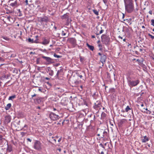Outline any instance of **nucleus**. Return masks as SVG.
I'll use <instances>...</instances> for the list:
<instances>
[{
    "instance_id": "obj_59",
    "label": "nucleus",
    "mask_w": 154,
    "mask_h": 154,
    "mask_svg": "<svg viewBox=\"0 0 154 154\" xmlns=\"http://www.w3.org/2000/svg\"><path fill=\"white\" fill-rule=\"evenodd\" d=\"M45 79L47 80H50V79L48 77H45Z\"/></svg>"
},
{
    "instance_id": "obj_15",
    "label": "nucleus",
    "mask_w": 154,
    "mask_h": 154,
    "mask_svg": "<svg viewBox=\"0 0 154 154\" xmlns=\"http://www.w3.org/2000/svg\"><path fill=\"white\" fill-rule=\"evenodd\" d=\"M50 42V40L48 39H46L45 38L42 41V44L45 45H46L48 44Z\"/></svg>"
},
{
    "instance_id": "obj_24",
    "label": "nucleus",
    "mask_w": 154,
    "mask_h": 154,
    "mask_svg": "<svg viewBox=\"0 0 154 154\" xmlns=\"http://www.w3.org/2000/svg\"><path fill=\"white\" fill-rule=\"evenodd\" d=\"M11 106V104L10 103H9L5 107V109L6 110H8L10 108Z\"/></svg>"
},
{
    "instance_id": "obj_44",
    "label": "nucleus",
    "mask_w": 154,
    "mask_h": 154,
    "mask_svg": "<svg viewBox=\"0 0 154 154\" xmlns=\"http://www.w3.org/2000/svg\"><path fill=\"white\" fill-rule=\"evenodd\" d=\"M13 72L14 73H15L16 74H17L18 73V71L17 69H15L13 71Z\"/></svg>"
},
{
    "instance_id": "obj_23",
    "label": "nucleus",
    "mask_w": 154,
    "mask_h": 154,
    "mask_svg": "<svg viewBox=\"0 0 154 154\" xmlns=\"http://www.w3.org/2000/svg\"><path fill=\"white\" fill-rule=\"evenodd\" d=\"M87 45L90 50L92 51H93L94 47L93 46L90 45L88 43H87Z\"/></svg>"
},
{
    "instance_id": "obj_53",
    "label": "nucleus",
    "mask_w": 154,
    "mask_h": 154,
    "mask_svg": "<svg viewBox=\"0 0 154 154\" xmlns=\"http://www.w3.org/2000/svg\"><path fill=\"white\" fill-rule=\"evenodd\" d=\"M37 96V94H34L33 95H32L31 96L32 97V98L35 97V96Z\"/></svg>"
},
{
    "instance_id": "obj_40",
    "label": "nucleus",
    "mask_w": 154,
    "mask_h": 154,
    "mask_svg": "<svg viewBox=\"0 0 154 154\" xmlns=\"http://www.w3.org/2000/svg\"><path fill=\"white\" fill-rule=\"evenodd\" d=\"M95 115H94L93 119L91 120L90 121V122L91 123H92L93 122V121L95 120Z\"/></svg>"
},
{
    "instance_id": "obj_6",
    "label": "nucleus",
    "mask_w": 154,
    "mask_h": 154,
    "mask_svg": "<svg viewBox=\"0 0 154 154\" xmlns=\"http://www.w3.org/2000/svg\"><path fill=\"white\" fill-rule=\"evenodd\" d=\"M49 117L53 121L57 120L59 118V117L58 115L52 112L50 113Z\"/></svg>"
},
{
    "instance_id": "obj_49",
    "label": "nucleus",
    "mask_w": 154,
    "mask_h": 154,
    "mask_svg": "<svg viewBox=\"0 0 154 154\" xmlns=\"http://www.w3.org/2000/svg\"><path fill=\"white\" fill-rule=\"evenodd\" d=\"M101 147H103V148H105V147H104L103 146V145L102 144V143H100V145H99Z\"/></svg>"
},
{
    "instance_id": "obj_29",
    "label": "nucleus",
    "mask_w": 154,
    "mask_h": 154,
    "mask_svg": "<svg viewBox=\"0 0 154 154\" xmlns=\"http://www.w3.org/2000/svg\"><path fill=\"white\" fill-rule=\"evenodd\" d=\"M17 10L18 11V14H19L18 16L19 17H21L22 16V13L21 11H20V9H17Z\"/></svg>"
},
{
    "instance_id": "obj_58",
    "label": "nucleus",
    "mask_w": 154,
    "mask_h": 154,
    "mask_svg": "<svg viewBox=\"0 0 154 154\" xmlns=\"http://www.w3.org/2000/svg\"><path fill=\"white\" fill-rule=\"evenodd\" d=\"M20 130L21 131L23 130V131H25L26 130L23 128H22V129H21Z\"/></svg>"
},
{
    "instance_id": "obj_22",
    "label": "nucleus",
    "mask_w": 154,
    "mask_h": 154,
    "mask_svg": "<svg viewBox=\"0 0 154 154\" xmlns=\"http://www.w3.org/2000/svg\"><path fill=\"white\" fill-rule=\"evenodd\" d=\"M61 18L62 19H69V17L68 15L67 14H66L62 16Z\"/></svg>"
},
{
    "instance_id": "obj_63",
    "label": "nucleus",
    "mask_w": 154,
    "mask_h": 154,
    "mask_svg": "<svg viewBox=\"0 0 154 154\" xmlns=\"http://www.w3.org/2000/svg\"><path fill=\"white\" fill-rule=\"evenodd\" d=\"M57 150L59 151V152H60L61 151V149L60 148H58L57 149Z\"/></svg>"
},
{
    "instance_id": "obj_41",
    "label": "nucleus",
    "mask_w": 154,
    "mask_h": 154,
    "mask_svg": "<svg viewBox=\"0 0 154 154\" xmlns=\"http://www.w3.org/2000/svg\"><path fill=\"white\" fill-rule=\"evenodd\" d=\"M26 133L23 132H20V134L22 136V137H23L25 134H26Z\"/></svg>"
},
{
    "instance_id": "obj_39",
    "label": "nucleus",
    "mask_w": 154,
    "mask_h": 154,
    "mask_svg": "<svg viewBox=\"0 0 154 154\" xmlns=\"http://www.w3.org/2000/svg\"><path fill=\"white\" fill-rule=\"evenodd\" d=\"M4 140V139L3 138V136L1 135H0V141H2Z\"/></svg>"
},
{
    "instance_id": "obj_57",
    "label": "nucleus",
    "mask_w": 154,
    "mask_h": 154,
    "mask_svg": "<svg viewBox=\"0 0 154 154\" xmlns=\"http://www.w3.org/2000/svg\"><path fill=\"white\" fill-rule=\"evenodd\" d=\"M28 128L27 126L26 125H25L23 127V128Z\"/></svg>"
},
{
    "instance_id": "obj_51",
    "label": "nucleus",
    "mask_w": 154,
    "mask_h": 154,
    "mask_svg": "<svg viewBox=\"0 0 154 154\" xmlns=\"http://www.w3.org/2000/svg\"><path fill=\"white\" fill-rule=\"evenodd\" d=\"M29 54H35V52H32V51H31L30 53H29Z\"/></svg>"
},
{
    "instance_id": "obj_37",
    "label": "nucleus",
    "mask_w": 154,
    "mask_h": 154,
    "mask_svg": "<svg viewBox=\"0 0 154 154\" xmlns=\"http://www.w3.org/2000/svg\"><path fill=\"white\" fill-rule=\"evenodd\" d=\"M103 30L101 29L100 30V31L99 33H96V35H99V34H101L102 33H103Z\"/></svg>"
},
{
    "instance_id": "obj_2",
    "label": "nucleus",
    "mask_w": 154,
    "mask_h": 154,
    "mask_svg": "<svg viewBox=\"0 0 154 154\" xmlns=\"http://www.w3.org/2000/svg\"><path fill=\"white\" fill-rule=\"evenodd\" d=\"M125 11L130 13L134 11V6L133 0H124Z\"/></svg>"
},
{
    "instance_id": "obj_33",
    "label": "nucleus",
    "mask_w": 154,
    "mask_h": 154,
    "mask_svg": "<svg viewBox=\"0 0 154 154\" xmlns=\"http://www.w3.org/2000/svg\"><path fill=\"white\" fill-rule=\"evenodd\" d=\"M105 5L107 6L108 5V0H102Z\"/></svg>"
},
{
    "instance_id": "obj_18",
    "label": "nucleus",
    "mask_w": 154,
    "mask_h": 154,
    "mask_svg": "<svg viewBox=\"0 0 154 154\" xmlns=\"http://www.w3.org/2000/svg\"><path fill=\"white\" fill-rule=\"evenodd\" d=\"M63 71V69H60L59 70H58L57 71V74L55 76V78L59 79V73H60V72H62Z\"/></svg>"
},
{
    "instance_id": "obj_47",
    "label": "nucleus",
    "mask_w": 154,
    "mask_h": 154,
    "mask_svg": "<svg viewBox=\"0 0 154 154\" xmlns=\"http://www.w3.org/2000/svg\"><path fill=\"white\" fill-rule=\"evenodd\" d=\"M66 35V33L64 32L63 31H62V36H65Z\"/></svg>"
},
{
    "instance_id": "obj_64",
    "label": "nucleus",
    "mask_w": 154,
    "mask_h": 154,
    "mask_svg": "<svg viewBox=\"0 0 154 154\" xmlns=\"http://www.w3.org/2000/svg\"><path fill=\"white\" fill-rule=\"evenodd\" d=\"M3 38H4V39H6V40H8V38L7 37H4Z\"/></svg>"
},
{
    "instance_id": "obj_20",
    "label": "nucleus",
    "mask_w": 154,
    "mask_h": 154,
    "mask_svg": "<svg viewBox=\"0 0 154 154\" xmlns=\"http://www.w3.org/2000/svg\"><path fill=\"white\" fill-rule=\"evenodd\" d=\"M12 147L11 145L8 146V148L7 149V151L8 152H11L12 150Z\"/></svg>"
},
{
    "instance_id": "obj_46",
    "label": "nucleus",
    "mask_w": 154,
    "mask_h": 154,
    "mask_svg": "<svg viewBox=\"0 0 154 154\" xmlns=\"http://www.w3.org/2000/svg\"><path fill=\"white\" fill-rule=\"evenodd\" d=\"M10 75L8 74H7V75H6V79H8V78H9V77H10Z\"/></svg>"
},
{
    "instance_id": "obj_31",
    "label": "nucleus",
    "mask_w": 154,
    "mask_h": 154,
    "mask_svg": "<svg viewBox=\"0 0 154 154\" xmlns=\"http://www.w3.org/2000/svg\"><path fill=\"white\" fill-rule=\"evenodd\" d=\"M54 57H57V58H61L62 57V56H60V55H57L55 53H54Z\"/></svg>"
},
{
    "instance_id": "obj_45",
    "label": "nucleus",
    "mask_w": 154,
    "mask_h": 154,
    "mask_svg": "<svg viewBox=\"0 0 154 154\" xmlns=\"http://www.w3.org/2000/svg\"><path fill=\"white\" fill-rule=\"evenodd\" d=\"M97 94L95 93H94V94H93V97L94 98H95L97 96Z\"/></svg>"
},
{
    "instance_id": "obj_35",
    "label": "nucleus",
    "mask_w": 154,
    "mask_h": 154,
    "mask_svg": "<svg viewBox=\"0 0 154 154\" xmlns=\"http://www.w3.org/2000/svg\"><path fill=\"white\" fill-rule=\"evenodd\" d=\"M98 46L99 48V50L101 51L102 49V45L101 44H99L98 45Z\"/></svg>"
},
{
    "instance_id": "obj_34",
    "label": "nucleus",
    "mask_w": 154,
    "mask_h": 154,
    "mask_svg": "<svg viewBox=\"0 0 154 154\" xmlns=\"http://www.w3.org/2000/svg\"><path fill=\"white\" fill-rule=\"evenodd\" d=\"M115 89L112 88L109 89V91L111 93H113L115 92Z\"/></svg>"
},
{
    "instance_id": "obj_38",
    "label": "nucleus",
    "mask_w": 154,
    "mask_h": 154,
    "mask_svg": "<svg viewBox=\"0 0 154 154\" xmlns=\"http://www.w3.org/2000/svg\"><path fill=\"white\" fill-rule=\"evenodd\" d=\"M148 36L150 37L151 38H152V39H154V36L152 35L150 33H148Z\"/></svg>"
},
{
    "instance_id": "obj_50",
    "label": "nucleus",
    "mask_w": 154,
    "mask_h": 154,
    "mask_svg": "<svg viewBox=\"0 0 154 154\" xmlns=\"http://www.w3.org/2000/svg\"><path fill=\"white\" fill-rule=\"evenodd\" d=\"M26 140L28 141H29L30 142H31V141H32V140L31 139H30V138H27L26 139Z\"/></svg>"
},
{
    "instance_id": "obj_62",
    "label": "nucleus",
    "mask_w": 154,
    "mask_h": 154,
    "mask_svg": "<svg viewBox=\"0 0 154 154\" xmlns=\"http://www.w3.org/2000/svg\"><path fill=\"white\" fill-rule=\"evenodd\" d=\"M11 17L10 16H8L7 17V19L9 20H10V18Z\"/></svg>"
},
{
    "instance_id": "obj_10",
    "label": "nucleus",
    "mask_w": 154,
    "mask_h": 154,
    "mask_svg": "<svg viewBox=\"0 0 154 154\" xmlns=\"http://www.w3.org/2000/svg\"><path fill=\"white\" fill-rule=\"evenodd\" d=\"M101 106V103L100 101H97L94 103L93 107L94 109H97L98 107H100Z\"/></svg>"
},
{
    "instance_id": "obj_8",
    "label": "nucleus",
    "mask_w": 154,
    "mask_h": 154,
    "mask_svg": "<svg viewBox=\"0 0 154 154\" xmlns=\"http://www.w3.org/2000/svg\"><path fill=\"white\" fill-rule=\"evenodd\" d=\"M106 56L104 54H103L102 56L100 57V61L102 63V66H103L104 63L106 62Z\"/></svg>"
},
{
    "instance_id": "obj_42",
    "label": "nucleus",
    "mask_w": 154,
    "mask_h": 154,
    "mask_svg": "<svg viewBox=\"0 0 154 154\" xmlns=\"http://www.w3.org/2000/svg\"><path fill=\"white\" fill-rule=\"evenodd\" d=\"M39 50L43 52H46L47 51L45 49H42L40 48L39 49Z\"/></svg>"
},
{
    "instance_id": "obj_21",
    "label": "nucleus",
    "mask_w": 154,
    "mask_h": 154,
    "mask_svg": "<svg viewBox=\"0 0 154 154\" xmlns=\"http://www.w3.org/2000/svg\"><path fill=\"white\" fill-rule=\"evenodd\" d=\"M6 75L4 73H3L0 75V79L2 80H3L6 79Z\"/></svg>"
},
{
    "instance_id": "obj_12",
    "label": "nucleus",
    "mask_w": 154,
    "mask_h": 154,
    "mask_svg": "<svg viewBox=\"0 0 154 154\" xmlns=\"http://www.w3.org/2000/svg\"><path fill=\"white\" fill-rule=\"evenodd\" d=\"M46 71L47 72L49 73V75L51 76H52L53 75L54 72L53 70L51 69V68L50 67H47Z\"/></svg>"
},
{
    "instance_id": "obj_13",
    "label": "nucleus",
    "mask_w": 154,
    "mask_h": 154,
    "mask_svg": "<svg viewBox=\"0 0 154 154\" xmlns=\"http://www.w3.org/2000/svg\"><path fill=\"white\" fill-rule=\"evenodd\" d=\"M42 101V98L40 97H38L36 99H34V102L36 104L40 103Z\"/></svg>"
},
{
    "instance_id": "obj_55",
    "label": "nucleus",
    "mask_w": 154,
    "mask_h": 154,
    "mask_svg": "<svg viewBox=\"0 0 154 154\" xmlns=\"http://www.w3.org/2000/svg\"><path fill=\"white\" fill-rule=\"evenodd\" d=\"M98 54L100 56V57H101V56H102V55H103V54H101V53H98Z\"/></svg>"
},
{
    "instance_id": "obj_61",
    "label": "nucleus",
    "mask_w": 154,
    "mask_h": 154,
    "mask_svg": "<svg viewBox=\"0 0 154 154\" xmlns=\"http://www.w3.org/2000/svg\"><path fill=\"white\" fill-rule=\"evenodd\" d=\"M135 54L137 55H138L139 54V53L137 51H135Z\"/></svg>"
},
{
    "instance_id": "obj_11",
    "label": "nucleus",
    "mask_w": 154,
    "mask_h": 154,
    "mask_svg": "<svg viewBox=\"0 0 154 154\" xmlns=\"http://www.w3.org/2000/svg\"><path fill=\"white\" fill-rule=\"evenodd\" d=\"M40 21L42 22L47 23L49 21V20L48 17L45 16L44 17H40Z\"/></svg>"
},
{
    "instance_id": "obj_60",
    "label": "nucleus",
    "mask_w": 154,
    "mask_h": 154,
    "mask_svg": "<svg viewBox=\"0 0 154 154\" xmlns=\"http://www.w3.org/2000/svg\"><path fill=\"white\" fill-rule=\"evenodd\" d=\"M61 139H61V138H60L58 140V142H60V141H61Z\"/></svg>"
},
{
    "instance_id": "obj_7",
    "label": "nucleus",
    "mask_w": 154,
    "mask_h": 154,
    "mask_svg": "<svg viewBox=\"0 0 154 154\" xmlns=\"http://www.w3.org/2000/svg\"><path fill=\"white\" fill-rule=\"evenodd\" d=\"M69 41L74 47L77 45L76 40L74 38H69Z\"/></svg>"
},
{
    "instance_id": "obj_43",
    "label": "nucleus",
    "mask_w": 154,
    "mask_h": 154,
    "mask_svg": "<svg viewBox=\"0 0 154 154\" xmlns=\"http://www.w3.org/2000/svg\"><path fill=\"white\" fill-rule=\"evenodd\" d=\"M151 24L153 26H154V20L152 19L151 20Z\"/></svg>"
},
{
    "instance_id": "obj_56",
    "label": "nucleus",
    "mask_w": 154,
    "mask_h": 154,
    "mask_svg": "<svg viewBox=\"0 0 154 154\" xmlns=\"http://www.w3.org/2000/svg\"><path fill=\"white\" fill-rule=\"evenodd\" d=\"M134 49L135 48H139V47L137 45L136 46H134Z\"/></svg>"
},
{
    "instance_id": "obj_16",
    "label": "nucleus",
    "mask_w": 154,
    "mask_h": 154,
    "mask_svg": "<svg viewBox=\"0 0 154 154\" xmlns=\"http://www.w3.org/2000/svg\"><path fill=\"white\" fill-rule=\"evenodd\" d=\"M10 5L13 7H17L18 6L17 0L15 1L14 2L11 3Z\"/></svg>"
},
{
    "instance_id": "obj_1",
    "label": "nucleus",
    "mask_w": 154,
    "mask_h": 154,
    "mask_svg": "<svg viewBox=\"0 0 154 154\" xmlns=\"http://www.w3.org/2000/svg\"><path fill=\"white\" fill-rule=\"evenodd\" d=\"M135 79L134 76L131 75H129L127 77V82L129 86L131 87H135L137 86L140 83V81L138 79L135 80L133 79Z\"/></svg>"
},
{
    "instance_id": "obj_9",
    "label": "nucleus",
    "mask_w": 154,
    "mask_h": 154,
    "mask_svg": "<svg viewBox=\"0 0 154 154\" xmlns=\"http://www.w3.org/2000/svg\"><path fill=\"white\" fill-rule=\"evenodd\" d=\"M11 116L8 115L7 116H6L5 117V123L6 124H8L9 123L11 122Z\"/></svg>"
},
{
    "instance_id": "obj_48",
    "label": "nucleus",
    "mask_w": 154,
    "mask_h": 154,
    "mask_svg": "<svg viewBox=\"0 0 154 154\" xmlns=\"http://www.w3.org/2000/svg\"><path fill=\"white\" fill-rule=\"evenodd\" d=\"M151 113V112L149 110H147V112H146V113L147 114H150Z\"/></svg>"
},
{
    "instance_id": "obj_4",
    "label": "nucleus",
    "mask_w": 154,
    "mask_h": 154,
    "mask_svg": "<svg viewBox=\"0 0 154 154\" xmlns=\"http://www.w3.org/2000/svg\"><path fill=\"white\" fill-rule=\"evenodd\" d=\"M33 147L34 149L40 151L42 149V144L39 141L36 140L34 143Z\"/></svg>"
},
{
    "instance_id": "obj_26",
    "label": "nucleus",
    "mask_w": 154,
    "mask_h": 154,
    "mask_svg": "<svg viewBox=\"0 0 154 154\" xmlns=\"http://www.w3.org/2000/svg\"><path fill=\"white\" fill-rule=\"evenodd\" d=\"M106 116V114L104 112H103L101 114V117L102 119H104L105 118Z\"/></svg>"
},
{
    "instance_id": "obj_5",
    "label": "nucleus",
    "mask_w": 154,
    "mask_h": 154,
    "mask_svg": "<svg viewBox=\"0 0 154 154\" xmlns=\"http://www.w3.org/2000/svg\"><path fill=\"white\" fill-rule=\"evenodd\" d=\"M42 58L45 59L46 61V64H50L53 63L54 62L53 61V59L50 57L45 56H42Z\"/></svg>"
},
{
    "instance_id": "obj_25",
    "label": "nucleus",
    "mask_w": 154,
    "mask_h": 154,
    "mask_svg": "<svg viewBox=\"0 0 154 154\" xmlns=\"http://www.w3.org/2000/svg\"><path fill=\"white\" fill-rule=\"evenodd\" d=\"M16 97L15 95H14L13 96H10L8 99L9 100H12L13 99L15 98Z\"/></svg>"
},
{
    "instance_id": "obj_17",
    "label": "nucleus",
    "mask_w": 154,
    "mask_h": 154,
    "mask_svg": "<svg viewBox=\"0 0 154 154\" xmlns=\"http://www.w3.org/2000/svg\"><path fill=\"white\" fill-rule=\"evenodd\" d=\"M101 131H103V135L102 138H106L108 137V133L106 131H103V130L100 129Z\"/></svg>"
},
{
    "instance_id": "obj_32",
    "label": "nucleus",
    "mask_w": 154,
    "mask_h": 154,
    "mask_svg": "<svg viewBox=\"0 0 154 154\" xmlns=\"http://www.w3.org/2000/svg\"><path fill=\"white\" fill-rule=\"evenodd\" d=\"M125 109L126 112H128L129 110L131 109V108L128 106H127Z\"/></svg>"
},
{
    "instance_id": "obj_30",
    "label": "nucleus",
    "mask_w": 154,
    "mask_h": 154,
    "mask_svg": "<svg viewBox=\"0 0 154 154\" xmlns=\"http://www.w3.org/2000/svg\"><path fill=\"white\" fill-rule=\"evenodd\" d=\"M27 40L28 42L31 43H33L34 42L33 39H31L30 38H29L27 39Z\"/></svg>"
},
{
    "instance_id": "obj_36",
    "label": "nucleus",
    "mask_w": 154,
    "mask_h": 154,
    "mask_svg": "<svg viewBox=\"0 0 154 154\" xmlns=\"http://www.w3.org/2000/svg\"><path fill=\"white\" fill-rule=\"evenodd\" d=\"M126 121L125 119H122L120 120V123L121 124H123Z\"/></svg>"
},
{
    "instance_id": "obj_28",
    "label": "nucleus",
    "mask_w": 154,
    "mask_h": 154,
    "mask_svg": "<svg viewBox=\"0 0 154 154\" xmlns=\"http://www.w3.org/2000/svg\"><path fill=\"white\" fill-rule=\"evenodd\" d=\"M79 58L80 62L82 63H83L84 61V57L80 56Z\"/></svg>"
},
{
    "instance_id": "obj_3",
    "label": "nucleus",
    "mask_w": 154,
    "mask_h": 154,
    "mask_svg": "<svg viewBox=\"0 0 154 154\" xmlns=\"http://www.w3.org/2000/svg\"><path fill=\"white\" fill-rule=\"evenodd\" d=\"M101 41L105 45L109 44L110 41V38L109 36L105 34H103L101 36Z\"/></svg>"
},
{
    "instance_id": "obj_27",
    "label": "nucleus",
    "mask_w": 154,
    "mask_h": 154,
    "mask_svg": "<svg viewBox=\"0 0 154 154\" xmlns=\"http://www.w3.org/2000/svg\"><path fill=\"white\" fill-rule=\"evenodd\" d=\"M92 11L97 16L99 15V11H97L96 10L93 9Z\"/></svg>"
},
{
    "instance_id": "obj_14",
    "label": "nucleus",
    "mask_w": 154,
    "mask_h": 154,
    "mask_svg": "<svg viewBox=\"0 0 154 154\" xmlns=\"http://www.w3.org/2000/svg\"><path fill=\"white\" fill-rule=\"evenodd\" d=\"M126 32L128 35H130L131 33L133 32V30L131 27H129L126 29Z\"/></svg>"
},
{
    "instance_id": "obj_54",
    "label": "nucleus",
    "mask_w": 154,
    "mask_h": 154,
    "mask_svg": "<svg viewBox=\"0 0 154 154\" xmlns=\"http://www.w3.org/2000/svg\"><path fill=\"white\" fill-rule=\"evenodd\" d=\"M152 11L151 10H150L149 11V14H150L151 15H152Z\"/></svg>"
},
{
    "instance_id": "obj_52",
    "label": "nucleus",
    "mask_w": 154,
    "mask_h": 154,
    "mask_svg": "<svg viewBox=\"0 0 154 154\" xmlns=\"http://www.w3.org/2000/svg\"><path fill=\"white\" fill-rule=\"evenodd\" d=\"M25 2L26 3V5H28V0H26L25 1Z\"/></svg>"
},
{
    "instance_id": "obj_19",
    "label": "nucleus",
    "mask_w": 154,
    "mask_h": 154,
    "mask_svg": "<svg viewBox=\"0 0 154 154\" xmlns=\"http://www.w3.org/2000/svg\"><path fill=\"white\" fill-rule=\"evenodd\" d=\"M142 140V143H146L149 140V138L146 136H144Z\"/></svg>"
}]
</instances>
